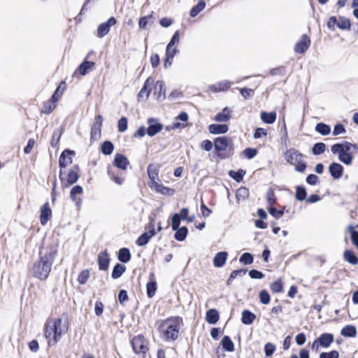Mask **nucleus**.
I'll list each match as a JSON object with an SVG mask.
<instances>
[{
  "instance_id": "nucleus-1",
  "label": "nucleus",
  "mask_w": 358,
  "mask_h": 358,
  "mask_svg": "<svg viewBox=\"0 0 358 358\" xmlns=\"http://www.w3.org/2000/svg\"><path fill=\"white\" fill-rule=\"evenodd\" d=\"M57 255V250L51 248L50 251L41 255L30 268L31 275L38 280H46L51 271L52 266Z\"/></svg>"
},
{
  "instance_id": "nucleus-2",
  "label": "nucleus",
  "mask_w": 358,
  "mask_h": 358,
  "mask_svg": "<svg viewBox=\"0 0 358 358\" xmlns=\"http://www.w3.org/2000/svg\"><path fill=\"white\" fill-rule=\"evenodd\" d=\"M181 325H182L181 317H171L162 322L159 327V331L162 332L166 341H174L178 338Z\"/></svg>"
},
{
  "instance_id": "nucleus-3",
  "label": "nucleus",
  "mask_w": 358,
  "mask_h": 358,
  "mask_svg": "<svg viewBox=\"0 0 358 358\" xmlns=\"http://www.w3.org/2000/svg\"><path fill=\"white\" fill-rule=\"evenodd\" d=\"M214 148L216 155L221 159H225L233 156L234 148L230 145L226 136L217 137L214 139Z\"/></svg>"
},
{
  "instance_id": "nucleus-4",
  "label": "nucleus",
  "mask_w": 358,
  "mask_h": 358,
  "mask_svg": "<svg viewBox=\"0 0 358 358\" xmlns=\"http://www.w3.org/2000/svg\"><path fill=\"white\" fill-rule=\"evenodd\" d=\"M304 155L295 148H289L285 152V159L291 165H295L294 170L299 173H304L307 164L303 160Z\"/></svg>"
},
{
  "instance_id": "nucleus-5",
  "label": "nucleus",
  "mask_w": 358,
  "mask_h": 358,
  "mask_svg": "<svg viewBox=\"0 0 358 358\" xmlns=\"http://www.w3.org/2000/svg\"><path fill=\"white\" fill-rule=\"evenodd\" d=\"M131 345L132 347L133 351L136 354H143L145 355L146 352L148 350L147 346V341L143 335H138L132 338L130 341Z\"/></svg>"
},
{
  "instance_id": "nucleus-6",
  "label": "nucleus",
  "mask_w": 358,
  "mask_h": 358,
  "mask_svg": "<svg viewBox=\"0 0 358 358\" xmlns=\"http://www.w3.org/2000/svg\"><path fill=\"white\" fill-rule=\"evenodd\" d=\"M62 323V318L58 317L52 320V326L50 327L52 331V338L49 339L48 345L52 346L56 345L59 341L62 336L61 325Z\"/></svg>"
},
{
  "instance_id": "nucleus-7",
  "label": "nucleus",
  "mask_w": 358,
  "mask_h": 358,
  "mask_svg": "<svg viewBox=\"0 0 358 358\" xmlns=\"http://www.w3.org/2000/svg\"><path fill=\"white\" fill-rule=\"evenodd\" d=\"M103 124V117L97 115L94 117V123L91 128L90 141L93 142L101 137V128Z\"/></svg>"
},
{
  "instance_id": "nucleus-8",
  "label": "nucleus",
  "mask_w": 358,
  "mask_h": 358,
  "mask_svg": "<svg viewBox=\"0 0 358 358\" xmlns=\"http://www.w3.org/2000/svg\"><path fill=\"white\" fill-rule=\"evenodd\" d=\"M147 124L148 125L147 128V134L152 137L160 132L164 127V125L159 122L158 119L155 117H150L147 120Z\"/></svg>"
},
{
  "instance_id": "nucleus-9",
  "label": "nucleus",
  "mask_w": 358,
  "mask_h": 358,
  "mask_svg": "<svg viewBox=\"0 0 358 358\" xmlns=\"http://www.w3.org/2000/svg\"><path fill=\"white\" fill-rule=\"evenodd\" d=\"M117 22L115 17H110L106 22L101 23L97 28V36L100 38L106 36L109 33L110 27L115 25Z\"/></svg>"
},
{
  "instance_id": "nucleus-10",
  "label": "nucleus",
  "mask_w": 358,
  "mask_h": 358,
  "mask_svg": "<svg viewBox=\"0 0 358 358\" xmlns=\"http://www.w3.org/2000/svg\"><path fill=\"white\" fill-rule=\"evenodd\" d=\"M310 39L306 34H303L299 41L295 44L294 51L298 54L305 53L310 45Z\"/></svg>"
},
{
  "instance_id": "nucleus-11",
  "label": "nucleus",
  "mask_w": 358,
  "mask_h": 358,
  "mask_svg": "<svg viewBox=\"0 0 358 358\" xmlns=\"http://www.w3.org/2000/svg\"><path fill=\"white\" fill-rule=\"evenodd\" d=\"M75 155V151L69 149H65L60 155L59 159V166L61 169L66 168L68 164H71L73 160L71 157Z\"/></svg>"
},
{
  "instance_id": "nucleus-12",
  "label": "nucleus",
  "mask_w": 358,
  "mask_h": 358,
  "mask_svg": "<svg viewBox=\"0 0 358 358\" xmlns=\"http://www.w3.org/2000/svg\"><path fill=\"white\" fill-rule=\"evenodd\" d=\"M329 172L334 180H339L343 175L344 168L338 162H332L329 166Z\"/></svg>"
},
{
  "instance_id": "nucleus-13",
  "label": "nucleus",
  "mask_w": 358,
  "mask_h": 358,
  "mask_svg": "<svg viewBox=\"0 0 358 358\" xmlns=\"http://www.w3.org/2000/svg\"><path fill=\"white\" fill-rule=\"evenodd\" d=\"M153 83V80L149 77L145 81L143 87L138 94V101L147 100L151 92V85Z\"/></svg>"
},
{
  "instance_id": "nucleus-14",
  "label": "nucleus",
  "mask_w": 358,
  "mask_h": 358,
  "mask_svg": "<svg viewBox=\"0 0 358 358\" xmlns=\"http://www.w3.org/2000/svg\"><path fill=\"white\" fill-rule=\"evenodd\" d=\"M52 217V210L50 207L49 203H45L40 209V222L44 226Z\"/></svg>"
},
{
  "instance_id": "nucleus-15",
  "label": "nucleus",
  "mask_w": 358,
  "mask_h": 358,
  "mask_svg": "<svg viewBox=\"0 0 358 358\" xmlns=\"http://www.w3.org/2000/svg\"><path fill=\"white\" fill-rule=\"evenodd\" d=\"M352 148V143L344 141L343 143H337L331 145V151L333 154L336 155V152H350V150Z\"/></svg>"
},
{
  "instance_id": "nucleus-16",
  "label": "nucleus",
  "mask_w": 358,
  "mask_h": 358,
  "mask_svg": "<svg viewBox=\"0 0 358 358\" xmlns=\"http://www.w3.org/2000/svg\"><path fill=\"white\" fill-rule=\"evenodd\" d=\"M110 263L109 255L106 250L99 252L98 255L99 269L101 271H106L108 268Z\"/></svg>"
},
{
  "instance_id": "nucleus-17",
  "label": "nucleus",
  "mask_w": 358,
  "mask_h": 358,
  "mask_svg": "<svg viewBox=\"0 0 358 358\" xmlns=\"http://www.w3.org/2000/svg\"><path fill=\"white\" fill-rule=\"evenodd\" d=\"M129 161L127 157L120 153H117L114 157L113 165L122 170H126Z\"/></svg>"
},
{
  "instance_id": "nucleus-18",
  "label": "nucleus",
  "mask_w": 358,
  "mask_h": 358,
  "mask_svg": "<svg viewBox=\"0 0 358 358\" xmlns=\"http://www.w3.org/2000/svg\"><path fill=\"white\" fill-rule=\"evenodd\" d=\"M95 66V62L86 59L78 66L75 73L78 72L81 76L87 75Z\"/></svg>"
},
{
  "instance_id": "nucleus-19",
  "label": "nucleus",
  "mask_w": 358,
  "mask_h": 358,
  "mask_svg": "<svg viewBox=\"0 0 358 358\" xmlns=\"http://www.w3.org/2000/svg\"><path fill=\"white\" fill-rule=\"evenodd\" d=\"M154 94L157 100H164L166 98V85L163 80H157L155 85Z\"/></svg>"
},
{
  "instance_id": "nucleus-20",
  "label": "nucleus",
  "mask_w": 358,
  "mask_h": 358,
  "mask_svg": "<svg viewBox=\"0 0 358 358\" xmlns=\"http://www.w3.org/2000/svg\"><path fill=\"white\" fill-rule=\"evenodd\" d=\"M231 85V82L223 80L208 86V89L213 92H226Z\"/></svg>"
},
{
  "instance_id": "nucleus-21",
  "label": "nucleus",
  "mask_w": 358,
  "mask_h": 358,
  "mask_svg": "<svg viewBox=\"0 0 358 358\" xmlns=\"http://www.w3.org/2000/svg\"><path fill=\"white\" fill-rule=\"evenodd\" d=\"M320 347L328 348L334 341V336L331 333H323L317 337Z\"/></svg>"
},
{
  "instance_id": "nucleus-22",
  "label": "nucleus",
  "mask_w": 358,
  "mask_h": 358,
  "mask_svg": "<svg viewBox=\"0 0 358 358\" xmlns=\"http://www.w3.org/2000/svg\"><path fill=\"white\" fill-rule=\"evenodd\" d=\"M208 131L211 134H224L229 131V126L226 124H211L208 126Z\"/></svg>"
},
{
  "instance_id": "nucleus-23",
  "label": "nucleus",
  "mask_w": 358,
  "mask_h": 358,
  "mask_svg": "<svg viewBox=\"0 0 358 358\" xmlns=\"http://www.w3.org/2000/svg\"><path fill=\"white\" fill-rule=\"evenodd\" d=\"M228 257V253L226 251H221L217 252L213 260V265L216 268H222L225 264Z\"/></svg>"
},
{
  "instance_id": "nucleus-24",
  "label": "nucleus",
  "mask_w": 358,
  "mask_h": 358,
  "mask_svg": "<svg viewBox=\"0 0 358 358\" xmlns=\"http://www.w3.org/2000/svg\"><path fill=\"white\" fill-rule=\"evenodd\" d=\"M231 110L227 107H224L220 113H217L215 117L214 120L218 122H226L229 121L231 117Z\"/></svg>"
},
{
  "instance_id": "nucleus-25",
  "label": "nucleus",
  "mask_w": 358,
  "mask_h": 358,
  "mask_svg": "<svg viewBox=\"0 0 358 358\" xmlns=\"http://www.w3.org/2000/svg\"><path fill=\"white\" fill-rule=\"evenodd\" d=\"M83 191V187L79 185L73 186L70 191V198L75 202L76 206L78 207L81 205L82 200L80 198H77L76 196L77 195L82 194Z\"/></svg>"
},
{
  "instance_id": "nucleus-26",
  "label": "nucleus",
  "mask_w": 358,
  "mask_h": 358,
  "mask_svg": "<svg viewBox=\"0 0 358 358\" xmlns=\"http://www.w3.org/2000/svg\"><path fill=\"white\" fill-rule=\"evenodd\" d=\"M73 169H70L69 171V173L67 175V179H66L67 184L65 185L64 183L63 187H66L69 185H73L78 181V178H79V174L75 170L79 169L78 165V164L75 165L73 166Z\"/></svg>"
},
{
  "instance_id": "nucleus-27",
  "label": "nucleus",
  "mask_w": 358,
  "mask_h": 358,
  "mask_svg": "<svg viewBox=\"0 0 358 358\" xmlns=\"http://www.w3.org/2000/svg\"><path fill=\"white\" fill-rule=\"evenodd\" d=\"M256 315L249 310H243L241 313V322L245 325H250L256 319Z\"/></svg>"
},
{
  "instance_id": "nucleus-28",
  "label": "nucleus",
  "mask_w": 358,
  "mask_h": 358,
  "mask_svg": "<svg viewBox=\"0 0 358 358\" xmlns=\"http://www.w3.org/2000/svg\"><path fill=\"white\" fill-rule=\"evenodd\" d=\"M220 319L219 312L214 308L209 309L206 311V321L210 324H216Z\"/></svg>"
},
{
  "instance_id": "nucleus-29",
  "label": "nucleus",
  "mask_w": 358,
  "mask_h": 358,
  "mask_svg": "<svg viewBox=\"0 0 358 358\" xmlns=\"http://www.w3.org/2000/svg\"><path fill=\"white\" fill-rule=\"evenodd\" d=\"M154 188L155 191L165 196H172L175 193V189L166 187L162 184L155 182Z\"/></svg>"
},
{
  "instance_id": "nucleus-30",
  "label": "nucleus",
  "mask_w": 358,
  "mask_h": 358,
  "mask_svg": "<svg viewBox=\"0 0 358 358\" xmlns=\"http://www.w3.org/2000/svg\"><path fill=\"white\" fill-rule=\"evenodd\" d=\"M131 258V255L129 248H122L119 250L117 259L120 262L123 264L127 263L130 261Z\"/></svg>"
},
{
  "instance_id": "nucleus-31",
  "label": "nucleus",
  "mask_w": 358,
  "mask_h": 358,
  "mask_svg": "<svg viewBox=\"0 0 358 358\" xmlns=\"http://www.w3.org/2000/svg\"><path fill=\"white\" fill-rule=\"evenodd\" d=\"M357 328L352 324L345 325L341 331V335L346 338H354L357 335Z\"/></svg>"
},
{
  "instance_id": "nucleus-32",
  "label": "nucleus",
  "mask_w": 358,
  "mask_h": 358,
  "mask_svg": "<svg viewBox=\"0 0 358 358\" xmlns=\"http://www.w3.org/2000/svg\"><path fill=\"white\" fill-rule=\"evenodd\" d=\"M175 231L174 238L176 241L182 242L185 241L188 234V228L186 226L178 227Z\"/></svg>"
},
{
  "instance_id": "nucleus-33",
  "label": "nucleus",
  "mask_w": 358,
  "mask_h": 358,
  "mask_svg": "<svg viewBox=\"0 0 358 358\" xmlns=\"http://www.w3.org/2000/svg\"><path fill=\"white\" fill-rule=\"evenodd\" d=\"M126 266L122 264L117 263L113 268L111 277L113 279L120 278L126 271Z\"/></svg>"
},
{
  "instance_id": "nucleus-34",
  "label": "nucleus",
  "mask_w": 358,
  "mask_h": 358,
  "mask_svg": "<svg viewBox=\"0 0 358 358\" xmlns=\"http://www.w3.org/2000/svg\"><path fill=\"white\" fill-rule=\"evenodd\" d=\"M343 259L352 265H356L358 264V257L351 250H345L343 253Z\"/></svg>"
},
{
  "instance_id": "nucleus-35",
  "label": "nucleus",
  "mask_w": 358,
  "mask_h": 358,
  "mask_svg": "<svg viewBox=\"0 0 358 358\" xmlns=\"http://www.w3.org/2000/svg\"><path fill=\"white\" fill-rule=\"evenodd\" d=\"M221 345L227 352H233L234 350V343L229 336H224L222 338Z\"/></svg>"
},
{
  "instance_id": "nucleus-36",
  "label": "nucleus",
  "mask_w": 358,
  "mask_h": 358,
  "mask_svg": "<svg viewBox=\"0 0 358 358\" xmlns=\"http://www.w3.org/2000/svg\"><path fill=\"white\" fill-rule=\"evenodd\" d=\"M276 113L275 112H266L263 111L261 113L260 117L261 120L266 124H273L276 120Z\"/></svg>"
},
{
  "instance_id": "nucleus-37",
  "label": "nucleus",
  "mask_w": 358,
  "mask_h": 358,
  "mask_svg": "<svg viewBox=\"0 0 358 358\" xmlns=\"http://www.w3.org/2000/svg\"><path fill=\"white\" fill-rule=\"evenodd\" d=\"M206 7V2L205 0H199V2L194 6L190 11H189V15L192 17H195L199 15V13L202 11Z\"/></svg>"
},
{
  "instance_id": "nucleus-38",
  "label": "nucleus",
  "mask_w": 358,
  "mask_h": 358,
  "mask_svg": "<svg viewBox=\"0 0 358 358\" xmlns=\"http://www.w3.org/2000/svg\"><path fill=\"white\" fill-rule=\"evenodd\" d=\"M245 173L246 171L242 169H239L237 171L230 170L229 171V176L237 182H240L243 180Z\"/></svg>"
},
{
  "instance_id": "nucleus-39",
  "label": "nucleus",
  "mask_w": 358,
  "mask_h": 358,
  "mask_svg": "<svg viewBox=\"0 0 358 358\" xmlns=\"http://www.w3.org/2000/svg\"><path fill=\"white\" fill-rule=\"evenodd\" d=\"M114 150V145L110 141H105L101 145V152L104 155H110Z\"/></svg>"
},
{
  "instance_id": "nucleus-40",
  "label": "nucleus",
  "mask_w": 358,
  "mask_h": 358,
  "mask_svg": "<svg viewBox=\"0 0 358 358\" xmlns=\"http://www.w3.org/2000/svg\"><path fill=\"white\" fill-rule=\"evenodd\" d=\"M315 130L322 136H327L331 132V127L324 122H319L316 124Z\"/></svg>"
},
{
  "instance_id": "nucleus-41",
  "label": "nucleus",
  "mask_w": 358,
  "mask_h": 358,
  "mask_svg": "<svg viewBox=\"0 0 358 358\" xmlns=\"http://www.w3.org/2000/svg\"><path fill=\"white\" fill-rule=\"evenodd\" d=\"M295 198L299 201L306 200L307 191L304 186L299 185L296 187Z\"/></svg>"
},
{
  "instance_id": "nucleus-42",
  "label": "nucleus",
  "mask_w": 358,
  "mask_h": 358,
  "mask_svg": "<svg viewBox=\"0 0 358 358\" xmlns=\"http://www.w3.org/2000/svg\"><path fill=\"white\" fill-rule=\"evenodd\" d=\"M154 20L155 17L152 14L141 17L138 20L139 28L141 29H145L147 25L152 24Z\"/></svg>"
},
{
  "instance_id": "nucleus-43",
  "label": "nucleus",
  "mask_w": 358,
  "mask_h": 358,
  "mask_svg": "<svg viewBox=\"0 0 358 358\" xmlns=\"http://www.w3.org/2000/svg\"><path fill=\"white\" fill-rule=\"evenodd\" d=\"M338 160L345 165H350L352 163L353 156L350 152H336Z\"/></svg>"
},
{
  "instance_id": "nucleus-44",
  "label": "nucleus",
  "mask_w": 358,
  "mask_h": 358,
  "mask_svg": "<svg viewBox=\"0 0 358 358\" xmlns=\"http://www.w3.org/2000/svg\"><path fill=\"white\" fill-rule=\"evenodd\" d=\"M157 285L155 280L149 281L146 285L147 296L148 298H152L157 291Z\"/></svg>"
},
{
  "instance_id": "nucleus-45",
  "label": "nucleus",
  "mask_w": 358,
  "mask_h": 358,
  "mask_svg": "<svg viewBox=\"0 0 358 358\" xmlns=\"http://www.w3.org/2000/svg\"><path fill=\"white\" fill-rule=\"evenodd\" d=\"M62 134L63 130L62 129H56L54 130L50 143L52 147H57Z\"/></svg>"
},
{
  "instance_id": "nucleus-46",
  "label": "nucleus",
  "mask_w": 358,
  "mask_h": 358,
  "mask_svg": "<svg viewBox=\"0 0 358 358\" xmlns=\"http://www.w3.org/2000/svg\"><path fill=\"white\" fill-rule=\"evenodd\" d=\"M326 145L322 142L315 143L312 147L311 151L314 155H320L324 152Z\"/></svg>"
},
{
  "instance_id": "nucleus-47",
  "label": "nucleus",
  "mask_w": 358,
  "mask_h": 358,
  "mask_svg": "<svg viewBox=\"0 0 358 358\" xmlns=\"http://www.w3.org/2000/svg\"><path fill=\"white\" fill-rule=\"evenodd\" d=\"M339 21L337 23V27L342 30H350L351 27L350 20L343 16L339 17Z\"/></svg>"
},
{
  "instance_id": "nucleus-48",
  "label": "nucleus",
  "mask_w": 358,
  "mask_h": 358,
  "mask_svg": "<svg viewBox=\"0 0 358 358\" xmlns=\"http://www.w3.org/2000/svg\"><path fill=\"white\" fill-rule=\"evenodd\" d=\"M253 261L254 257L250 252L243 253L239 258V262L244 265H250L253 263Z\"/></svg>"
},
{
  "instance_id": "nucleus-49",
  "label": "nucleus",
  "mask_w": 358,
  "mask_h": 358,
  "mask_svg": "<svg viewBox=\"0 0 358 358\" xmlns=\"http://www.w3.org/2000/svg\"><path fill=\"white\" fill-rule=\"evenodd\" d=\"M270 288L273 293H281L283 292V284L280 278H278L271 284Z\"/></svg>"
},
{
  "instance_id": "nucleus-50",
  "label": "nucleus",
  "mask_w": 358,
  "mask_h": 358,
  "mask_svg": "<svg viewBox=\"0 0 358 358\" xmlns=\"http://www.w3.org/2000/svg\"><path fill=\"white\" fill-rule=\"evenodd\" d=\"M158 169L156 166H155L153 164H149L147 168V172L149 178L153 182H156L155 181V178L158 176Z\"/></svg>"
},
{
  "instance_id": "nucleus-51",
  "label": "nucleus",
  "mask_w": 358,
  "mask_h": 358,
  "mask_svg": "<svg viewBox=\"0 0 358 358\" xmlns=\"http://www.w3.org/2000/svg\"><path fill=\"white\" fill-rule=\"evenodd\" d=\"M259 301L264 305H267L271 301V296L266 289H262L259 294Z\"/></svg>"
},
{
  "instance_id": "nucleus-52",
  "label": "nucleus",
  "mask_w": 358,
  "mask_h": 358,
  "mask_svg": "<svg viewBox=\"0 0 358 358\" xmlns=\"http://www.w3.org/2000/svg\"><path fill=\"white\" fill-rule=\"evenodd\" d=\"M55 108V103H52L50 100L43 103L41 112L43 114L48 115L51 113Z\"/></svg>"
},
{
  "instance_id": "nucleus-53",
  "label": "nucleus",
  "mask_w": 358,
  "mask_h": 358,
  "mask_svg": "<svg viewBox=\"0 0 358 358\" xmlns=\"http://www.w3.org/2000/svg\"><path fill=\"white\" fill-rule=\"evenodd\" d=\"M62 85H64V86L66 85L65 81H62L60 83L59 85L56 88V90L54 92V93L51 96L50 101L52 103L57 102L59 99V97L62 96V92H60V88L62 87Z\"/></svg>"
},
{
  "instance_id": "nucleus-54",
  "label": "nucleus",
  "mask_w": 358,
  "mask_h": 358,
  "mask_svg": "<svg viewBox=\"0 0 358 358\" xmlns=\"http://www.w3.org/2000/svg\"><path fill=\"white\" fill-rule=\"evenodd\" d=\"M150 240V238L148 236V233L144 232L138 236V238H137V240L136 241V243L138 246H144L148 243Z\"/></svg>"
},
{
  "instance_id": "nucleus-55",
  "label": "nucleus",
  "mask_w": 358,
  "mask_h": 358,
  "mask_svg": "<svg viewBox=\"0 0 358 358\" xmlns=\"http://www.w3.org/2000/svg\"><path fill=\"white\" fill-rule=\"evenodd\" d=\"M90 278V271L85 269L82 271L78 277V281L80 285H85Z\"/></svg>"
},
{
  "instance_id": "nucleus-56",
  "label": "nucleus",
  "mask_w": 358,
  "mask_h": 358,
  "mask_svg": "<svg viewBox=\"0 0 358 358\" xmlns=\"http://www.w3.org/2000/svg\"><path fill=\"white\" fill-rule=\"evenodd\" d=\"M266 200L270 206H273V205L275 204L277 202L274 191L271 188H270L266 192Z\"/></svg>"
},
{
  "instance_id": "nucleus-57",
  "label": "nucleus",
  "mask_w": 358,
  "mask_h": 358,
  "mask_svg": "<svg viewBox=\"0 0 358 358\" xmlns=\"http://www.w3.org/2000/svg\"><path fill=\"white\" fill-rule=\"evenodd\" d=\"M128 127V120L126 117H122L117 122L118 131L123 133Z\"/></svg>"
},
{
  "instance_id": "nucleus-58",
  "label": "nucleus",
  "mask_w": 358,
  "mask_h": 358,
  "mask_svg": "<svg viewBox=\"0 0 358 358\" xmlns=\"http://www.w3.org/2000/svg\"><path fill=\"white\" fill-rule=\"evenodd\" d=\"M182 220L179 215H178V213H173L171 217V229L172 230H176L178 227H180V224Z\"/></svg>"
},
{
  "instance_id": "nucleus-59",
  "label": "nucleus",
  "mask_w": 358,
  "mask_h": 358,
  "mask_svg": "<svg viewBox=\"0 0 358 358\" xmlns=\"http://www.w3.org/2000/svg\"><path fill=\"white\" fill-rule=\"evenodd\" d=\"M319 358H339V353L335 350L330 352H322L320 354Z\"/></svg>"
},
{
  "instance_id": "nucleus-60",
  "label": "nucleus",
  "mask_w": 358,
  "mask_h": 358,
  "mask_svg": "<svg viewBox=\"0 0 358 358\" xmlns=\"http://www.w3.org/2000/svg\"><path fill=\"white\" fill-rule=\"evenodd\" d=\"M264 350L266 357H271L273 355V354L274 353V352L275 350V346L274 344H273L271 343H267L264 345Z\"/></svg>"
},
{
  "instance_id": "nucleus-61",
  "label": "nucleus",
  "mask_w": 358,
  "mask_h": 358,
  "mask_svg": "<svg viewBox=\"0 0 358 358\" xmlns=\"http://www.w3.org/2000/svg\"><path fill=\"white\" fill-rule=\"evenodd\" d=\"M243 154L246 158L252 159L257 155V150L255 148H247L243 150Z\"/></svg>"
},
{
  "instance_id": "nucleus-62",
  "label": "nucleus",
  "mask_w": 358,
  "mask_h": 358,
  "mask_svg": "<svg viewBox=\"0 0 358 358\" xmlns=\"http://www.w3.org/2000/svg\"><path fill=\"white\" fill-rule=\"evenodd\" d=\"M129 300L128 294L127 290L120 289L118 292V301L121 305H124V303Z\"/></svg>"
},
{
  "instance_id": "nucleus-63",
  "label": "nucleus",
  "mask_w": 358,
  "mask_h": 358,
  "mask_svg": "<svg viewBox=\"0 0 358 358\" xmlns=\"http://www.w3.org/2000/svg\"><path fill=\"white\" fill-rule=\"evenodd\" d=\"M346 132V129L344 125L341 123H337L335 124L333 130V135L338 136L340 134H343Z\"/></svg>"
},
{
  "instance_id": "nucleus-64",
  "label": "nucleus",
  "mask_w": 358,
  "mask_h": 358,
  "mask_svg": "<svg viewBox=\"0 0 358 358\" xmlns=\"http://www.w3.org/2000/svg\"><path fill=\"white\" fill-rule=\"evenodd\" d=\"M267 135V130L262 128V127H257L255 129L253 138L255 139L260 138L263 136H266Z\"/></svg>"
}]
</instances>
